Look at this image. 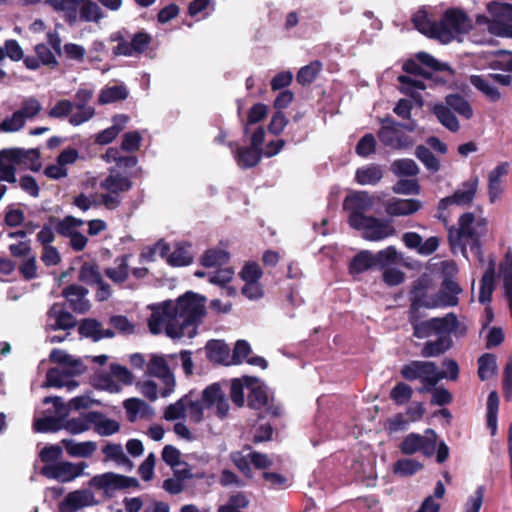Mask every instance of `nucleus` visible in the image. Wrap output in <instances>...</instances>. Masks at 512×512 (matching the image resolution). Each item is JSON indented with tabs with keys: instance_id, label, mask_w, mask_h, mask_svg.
<instances>
[{
	"instance_id": "46",
	"label": "nucleus",
	"mask_w": 512,
	"mask_h": 512,
	"mask_svg": "<svg viewBox=\"0 0 512 512\" xmlns=\"http://www.w3.org/2000/svg\"><path fill=\"white\" fill-rule=\"evenodd\" d=\"M15 151H17L16 154L18 155V166L23 165L34 172H38L41 169L40 155L37 150L15 148Z\"/></svg>"
},
{
	"instance_id": "43",
	"label": "nucleus",
	"mask_w": 512,
	"mask_h": 512,
	"mask_svg": "<svg viewBox=\"0 0 512 512\" xmlns=\"http://www.w3.org/2000/svg\"><path fill=\"white\" fill-rule=\"evenodd\" d=\"M445 103L450 109L465 119L473 117V108L469 101L460 94H449L445 97Z\"/></svg>"
},
{
	"instance_id": "30",
	"label": "nucleus",
	"mask_w": 512,
	"mask_h": 512,
	"mask_svg": "<svg viewBox=\"0 0 512 512\" xmlns=\"http://www.w3.org/2000/svg\"><path fill=\"white\" fill-rule=\"evenodd\" d=\"M452 332H442L434 341H427L421 350V355L425 358L437 357L448 351L452 344Z\"/></svg>"
},
{
	"instance_id": "23",
	"label": "nucleus",
	"mask_w": 512,
	"mask_h": 512,
	"mask_svg": "<svg viewBox=\"0 0 512 512\" xmlns=\"http://www.w3.org/2000/svg\"><path fill=\"white\" fill-rule=\"evenodd\" d=\"M15 148H6L0 151V178L8 183H16L17 158Z\"/></svg>"
},
{
	"instance_id": "35",
	"label": "nucleus",
	"mask_w": 512,
	"mask_h": 512,
	"mask_svg": "<svg viewBox=\"0 0 512 512\" xmlns=\"http://www.w3.org/2000/svg\"><path fill=\"white\" fill-rule=\"evenodd\" d=\"M432 112L436 116L437 120L449 131L455 133L460 129L457 117L446 103L435 104Z\"/></svg>"
},
{
	"instance_id": "62",
	"label": "nucleus",
	"mask_w": 512,
	"mask_h": 512,
	"mask_svg": "<svg viewBox=\"0 0 512 512\" xmlns=\"http://www.w3.org/2000/svg\"><path fill=\"white\" fill-rule=\"evenodd\" d=\"M420 190V185L415 179H400L392 187L394 193L402 195H418Z\"/></svg>"
},
{
	"instance_id": "18",
	"label": "nucleus",
	"mask_w": 512,
	"mask_h": 512,
	"mask_svg": "<svg viewBox=\"0 0 512 512\" xmlns=\"http://www.w3.org/2000/svg\"><path fill=\"white\" fill-rule=\"evenodd\" d=\"M110 373V375L97 373L95 376V381L97 384L101 388L110 392H118L120 389L119 385L113 381L112 377L118 379L126 385H129L133 382V375L125 366L119 364H111Z\"/></svg>"
},
{
	"instance_id": "44",
	"label": "nucleus",
	"mask_w": 512,
	"mask_h": 512,
	"mask_svg": "<svg viewBox=\"0 0 512 512\" xmlns=\"http://www.w3.org/2000/svg\"><path fill=\"white\" fill-rule=\"evenodd\" d=\"M383 177V172L376 165H368L358 168L355 173V180L360 185H376Z\"/></svg>"
},
{
	"instance_id": "63",
	"label": "nucleus",
	"mask_w": 512,
	"mask_h": 512,
	"mask_svg": "<svg viewBox=\"0 0 512 512\" xmlns=\"http://www.w3.org/2000/svg\"><path fill=\"white\" fill-rule=\"evenodd\" d=\"M206 352L209 359L216 362H222L228 355V347L222 341H209L206 344Z\"/></svg>"
},
{
	"instance_id": "58",
	"label": "nucleus",
	"mask_w": 512,
	"mask_h": 512,
	"mask_svg": "<svg viewBox=\"0 0 512 512\" xmlns=\"http://www.w3.org/2000/svg\"><path fill=\"white\" fill-rule=\"evenodd\" d=\"M41 110V103L34 97H28L23 100L20 109H18L16 112L20 113V116L26 122L27 119L36 117Z\"/></svg>"
},
{
	"instance_id": "50",
	"label": "nucleus",
	"mask_w": 512,
	"mask_h": 512,
	"mask_svg": "<svg viewBox=\"0 0 512 512\" xmlns=\"http://www.w3.org/2000/svg\"><path fill=\"white\" fill-rule=\"evenodd\" d=\"M478 376L485 381L491 378L496 372V357L493 354L486 353L478 359Z\"/></svg>"
},
{
	"instance_id": "60",
	"label": "nucleus",
	"mask_w": 512,
	"mask_h": 512,
	"mask_svg": "<svg viewBox=\"0 0 512 512\" xmlns=\"http://www.w3.org/2000/svg\"><path fill=\"white\" fill-rule=\"evenodd\" d=\"M34 51L38 59L43 63V66L52 69L58 66V60L47 44L39 43L35 45Z\"/></svg>"
},
{
	"instance_id": "48",
	"label": "nucleus",
	"mask_w": 512,
	"mask_h": 512,
	"mask_svg": "<svg viewBox=\"0 0 512 512\" xmlns=\"http://www.w3.org/2000/svg\"><path fill=\"white\" fill-rule=\"evenodd\" d=\"M230 255L220 248L208 249L201 257V264L205 267H215L226 264Z\"/></svg>"
},
{
	"instance_id": "16",
	"label": "nucleus",
	"mask_w": 512,
	"mask_h": 512,
	"mask_svg": "<svg viewBox=\"0 0 512 512\" xmlns=\"http://www.w3.org/2000/svg\"><path fill=\"white\" fill-rule=\"evenodd\" d=\"M354 229L361 230L363 237L370 241H380L395 234V228L388 220L378 219L369 216L361 222L360 225L355 226Z\"/></svg>"
},
{
	"instance_id": "15",
	"label": "nucleus",
	"mask_w": 512,
	"mask_h": 512,
	"mask_svg": "<svg viewBox=\"0 0 512 512\" xmlns=\"http://www.w3.org/2000/svg\"><path fill=\"white\" fill-rule=\"evenodd\" d=\"M77 325L76 318L62 304L54 303L46 313L45 331H70Z\"/></svg>"
},
{
	"instance_id": "3",
	"label": "nucleus",
	"mask_w": 512,
	"mask_h": 512,
	"mask_svg": "<svg viewBox=\"0 0 512 512\" xmlns=\"http://www.w3.org/2000/svg\"><path fill=\"white\" fill-rule=\"evenodd\" d=\"M488 221L484 217H476L473 213L462 214L458 220V228L449 229L448 238L454 248L460 247L462 251L469 247L470 250L481 254V239L487 234Z\"/></svg>"
},
{
	"instance_id": "25",
	"label": "nucleus",
	"mask_w": 512,
	"mask_h": 512,
	"mask_svg": "<svg viewBox=\"0 0 512 512\" xmlns=\"http://www.w3.org/2000/svg\"><path fill=\"white\" fill-rule=\"evenodd\" d=\"M421 207L422 203L417 199H392L386 203L385 211L394 217L409 216L419 211Z\"/></svg>"
},
{
	"instance_id": "13",
	"label": "nucleus",
	"mask_w": 512,
	"mask_h": 512,
	"mask_svg": "<svg viewBox=\"0 0 512 512\" xmlns=\"http://www.w3.org/2000/svg\"><path fill=\"white\" fill-rule=\"evenodd\" d=\"M89 485L96 489L103 490L105 494L109 495L117 490L137 487L138 481L133 477L107 472L93 476L89 481Z\"/></svg>"
},
{
	"instance_id": "64",
	"label": "nucleus",
	"mask_w": 512,
	"mask_h": 512,
	"mask_svg": "<svg viewBox=\"0 0 512 512\" xmlns=\"http://www.w3.org/2000/svg\"><path fill=\"white\" fill-rule=\"evenodd\" d=\"M25 126V121L16 111L9 117L0 122V133H14L20 131Z\"/></svg>"
},
{
	"instance_id": "57",
	"label": "nucleus",
	"mask_w": 512,
	"mask_h": 512,
	"mask_svg": "<svg viewBox=\"0 0 512 512\" xmlns=\"http://www.w3.org/2000/svg\"><path fill=\"white\" fill-rule=\"evenodd\" d=\"M84 224V221L73 216H66L56 224V232L65 237H70L77 232L76 228Z\"/></svg>"
},
{
	"instance_id": "29",
	"label": "nucleus",
	"mask_w": 512,
	"mask_h": 512,
	"mask_svg": "<svg viewBox=\"0 0 512 512\" xmlns=\"http://www.w3.org/2000/svg\"><path fill=\"white\" fill-rule=\"evenodd\" d=\"M421 372L417 379L421 381L423 386L418 389L420 393L430 392L440 380L443 379V375L440 374L437 365L431 361H422Z\"/></svg>"
},
{
	"instance_id": "27",
	"label": "nucleus",
	"mask_w": 512,
	"mask_h": 512,
	"mask_svg": "<svg viewBox=\"0 0 512 512\" xmlns=\"http://www.w3.org/2000/svg\"><path fill=\"white\" fill-rule=\"evenodd\" d=\"M100 187L107 192L120 194L128 192L132 188V181L128 176L112 168L109 170L108 176L101 181Z\"/></svg>"
},
{
	"instance_id": "21",
	"label": "nucleus",
	"mask_w": 512,
	"mask_h": 512,
	"mask_svg": "<svg viewBox=\"0 0 512 512\" xmlns=\"http://www.w3.org/2000/svg\"><path fill=\"white\" fill-rule=\"evenodd\" d=\"M151 41L152 37L147 32H137L133 35L129 43H122L120 46H115L113 48V54L116 56H134L142 54L148 49Z\"/></svg>"
},
{
	"instance_id": "36",
	"label": "nucleus",
	"mask_w": 512,
	"mask_h": 512,
	"mask_svg": "<svg viewBox=\"0 0 512 512\" xmlns=\"http://www.w3.org/2000/svg\"><path fill=\"white\" fill-rule=\"evenodd\" d=\"M193 262L191 245L187 243H177L174 250L167 257V263L174 267L190 265Z\"/></svg>"
},
{
	"instance_id": "61",
	"label": "nucleus",
	"mask_w": 512,
	"mask_h": 512,
	"mask_svg": "<svg viewBox=\"0 0 512 512\" xmlns=\"http://www.w3.org/2000/svg\"><path fill=\"white\" fill-rule=\"evenodd\" d=\"M422 464L414 459H400L394 464V473L410 476L422 469Z\"/></svg>"
},
{
	"instance_id": "59",
	"label": "nucleus",
	"mask_w": 512,
	"mask_h": 512,
	"mask_svg": "<svg viewBox=\"0 0 512 512\" xmlns=\"http://www.w3.org/2000/svg\"><path fill=\"white\" fill-rule=\"evenodd\" d=\"M392 170L399 176H416L419 173V167L412 159H399L394 161Z\"/></svg>"
},
{
	"instance_id": "31",
	"label": "nucleus",
	"mask_w": 512,
	"mask_h": 512,
	"mask_svg": "<svg viewBox=\"0 0 512 512\" xmlns=\"http://www.w3.org/2000/svg\"><path fill=\"white\" fill-rule=\"evenodd\" d=\"M412 22L420 33L430 38L437 39L439 21L432 19L426 8L419 9L412 16Z\"/></svg>"
},
{
	"instance_id": "39",
	"label": "nucleus",
	"mask_w": 512,
	"mask_h": 512,
	"mask_svg": "<svg viewBox=\"0 0 512 512\" xmlns=\"http://www.w3.org/2000/svg\"><path fill=\"white\" fill-rule=\"evenodd\" d=\"M233 153L237 164L242 168L256 166L263 155V152L253 147H240L233 150Z\"/></svg>"
},
{
	"instance_id": "1",
	"label": "nucleus",
	"mask_w": 512,
	"mask_h": 512,
	"mask_svg": "<svg viewBox=\"0 0 512 512\" xmlns=\"http://www.w3.org/2000/svg\"><path fill=\"white\" fill-rule=\"evenodd\" d=\"M205 301L204 296L188 291L175 303L164 302L153 309L148 319L149 331L154 335L164 332L172 339L193 338L205 315Z\"/></svg>"
},
{
	"instance_id": "20",
	"label": "nucleus",
	"mask_w": 512,
	"mask_h": 512,
	"mask_svg": "<svg viewBox=\"0 0 512 512\" xmlns=\"http://www.w3.org/2000/svg\"><path fill=\"white\" fill-rule=\"evenodd\" d=\"M243 380L249 391L247 396L248 406L253 409H261L267 406L269 403L267 387L255 377L244 376Z\"/></svg>"
},
{
	"instance_id": "52",
	"label": "nucleus",
	"mask_w": 512,
	"mask_h": 512,
	"mask_svg": "<svg viewBox=\"0 0 512 512\" xmlns=\"http://www.w3.org/2000/svg\"><path fill=\"white\" fill-rule=\"evenodd\" d=\"M101 277L99 266L96 263L85 262L79 270V280L88 285H95Z\"/></svg>"
},
{
	"instance_id": "9",
	"label": "nucleus",
	"mask_w": 512,
	"mask_h": 512,
	"mask_svg": "<svg viewBox=\"0 0 512 512\" xmlns=\"http://www.w3.org/2000/svg\"><path fill=\"white\" fill-rule=\"evenodd\" d=\"M437 434L432 429H427L425 435L418 433L408 434L400 444V450L403 454L412 455L421 452L430 457L436 451Z\"/></svg>"
},
{
	"instance_id": "17",
	"label": "nucleus",
	"mask_w": 512,
	"mask_h": 512,
	"mask_svg": "<svg viewBox=\"0 0 512 512\" xmlns=\"http://www.w3.org/2000/svg\"><path fill=\"white\" fill-rule=\"evenodd\" d=\"M403 70L410 75L398 76V82L401 84L400 90L407 95H413L416 90H424L426 88L422 80H418L416 76H427L424 69L414 60H408L403 64Z\"/></svg>"
},
{
	"instance_id": "24",
	"label": "nucleus",
	"mask_w": 512,
	"mask_h": 512,
	"mask_svg": "<svg viewBox=\"0 0 512 512\" xmlns=\"http://www.w3.org/2000/svg\"><path fill=\"white\" fill-rule=\"evenodd\" d=\"M62 294L75 312L84 313L88 311L89 301L86 299L88 290L83 286L77 284L69 285L63 289Z\"/></svg>"
},
{
	"instance_id": "6",
	"label": "nucleus",
	"mask_w": 512,
	"mask_h": 512,
	"mask_svg": "<svg viewBox=\"0 0 512 512\" xmlns=\"http://www.w3.org/2000/svg\"><path fill=\"white\" fill-rule=\"evenodd\" d=\"M176 364V354H170L167 356L152 355L147 364L148 375L159 379L162 385V388L160 389V395L162 397H168L174 391L176 381L172 372V366Z\"/></svg>"
},
{
	"instance_id": "34",
	"label": "nucleus",
	"mask_w": 512,
	"mask_h": 512,
	"mask_svg": "<svg viewBox=\"0 0 512 512\" xmlns=\"http://www.w3.org/2000/svg\"><path fill=\"white\" fill-rule=\"evenodd\" d=\"M470 84L486 96L491 102H497L501 98L498 88L493 85L488 75H471L469 77Z\"/></svg>"
},
{
	"instance_id": "12",
	"label": "nucleus",
	"mask_w": 512,
	"mask_h": 512,
	"mask_svg": "<svg viewBox=\"0 0 512 512\" xmlns=\"http://www.w3.org/2000/svg\"><path fill=\"white\" fill-rule=\"evenodd\" d=\"M86 367L82 362H75L70 367H55L51 368L46 373V384L50 387H67L68 390H73L78 386V383L73 379L74 376L84 373Z\"/></svg>"
},
{
	"instance_id": "49",
	"label": "nucleus",
	"mask_w": 512,
	"mask_h": 512,
	"mask_svg": "<svg viewBox=\"0 0 512 512\" xmlns=\"http://www.w3.org/2000/svg\"><path fill=\"white\" fill-rule=\"evenodd\" d=\"M34 429L37 432H57L64 429V418L55 416H46L34 421Z\"/></svg>"
},
{
	"instance_id": "8",
	"label": "nucleus",
	"mask_w": 512,
	"mask_h": 512,
	"mask_svg": "<svg viewBox=\"0 0 512 512\" xmlns=\"http://www.w3.org/2000/svg\"><path fill=\"white\" fill-rule=\"evenodd\" d=\"M374 205V197L366 191H357L344 200L343 207L349 213V225L354 228L368 218L365 213L370 211Z\"/></svg>"
},
{
	"instance_id": "41",
	"label": "nucleus",
	"mask_w": 512,
	"mask_h": 512,
	"mask_svg": "<svg viewBox=\"0 0 512 512\" xmlns=\"http://www.w3.org/2000/svg\"><path fill=\"white\" fill-rule=\"evenodd\" d=\"M61 443L66 452L72 457H89L97 448L93 441L76 442L73 439H63Z\"/></svg>"
},
{
	"instance_id": "33",
	"label": "nucleus",
	"mask_w": 512,
	"mask_h": 512,
	"mask_svg": "<svg viewBox=\"0 0 512 512\" xmlns=\"http://www.w3.org/2000/svg\"><path fill=\"white\" fill-rule=\"evenodd\" d=\"M95 417V411H90L82 413L77 417L64 419V429L72 435L81 434L92 428Z\"/></svg>"
},
{
	"instance_id": "11",
	"label": "nucleus",
	"mask_w": 512,
	"mask_h": 512,
	"mask_svg": "<svg viewBox=\"0 0 512 512\" xmlns=\"http://www.w3.org/2000/svg\"><path fill=\"white\" fill-rule=\"evenodd\" d=\"M458 327V320L454 313L442 318H432L413 326V336L419 339L438 335L442 332H454Z\"/></svg>"
},
{
	"instance_id": "55",
	"label": "nucleus",
	"mask_w": 512,
	"mask_h": 512,
	"mask_svg": "<svg viewBox=\"0 0 512 512\" xmlns=\"http://www.w3.org/2000/svg\"><path fill=\"white\" fill-rule=\"evenodd\" d=\"M415 156L424 164V166L431 172H437L440 169V162L424 145L416 147Z\"/></svg>"
},
{
	"instance_id": "19",
	"label": "nucleus",
	"mask_w": 512,
	"mask_h": 512,
	"mask_svg": "<svg viewBox=\"0 0 512 512\" xmlns=\"http://www.w3.org/2000/svg\"><path fill=\"white\" fill-rule=\"evenodd\" d=\"M96 503L94 493L89 489H79L68 493L59 503V512H77Z\"/></svg>"
},
{
	"instance_id": "54",
	"label": "nucleus",
	"mask_w": 512,
	"mask_h": 512,
	"mask_svg": "<svg viewBox=\"0 0 512 512\" xmlns=\"http://www.w3.org/2000/svg\"><path fill=\"white\" fill-rule=\"evenodd\" d=\"M412 395V388L404 382L397 383L390 391V399L398 406L409 402Z\"/></svg>"
},
{
	"instance_id": "2",
	"label": "nucleus",
	"mask_w": 512,
	"mask_h": 512,
	"mask_svg": "<svg viewBox=\"0 0 512 512\" xmlns=\"http://www.w3.org/2000/svg\"><path fill=\"white\" fill-rule=\"evenodd\" d=\"M186 416L192 423L198 424L204 420V409L216 408V416L225 418L229 412L228 400L218 383L207 386L201 393L189 391L186 394Z\"/></svg>"
},
{
	"instance_id": "53",
	"label": "nucleus",
	"mask_w": 512,
	"mask_h": 512,
	"mask_svg": "<svg viewBox=\"0 0 512 512\" xmlns=\"http://www.w3.org/2000/svg\"><path fill=\"white\" fill-rule=\"evenodd\" d=\"M322 69V64L319 61H313L308 65L302 67L296 76L297 82L301 85L312 83Z\"/></svg>"
},
{
	"instance_id": "47",
	"label": "nucleus",
	"mask_w": 512,
	"mask_h": 512,
	"mask_svg": "<svg viewBox=\"0 0 512 512\" xmlns=\"http://www.w3.org/2000/svg\"><path fill=\"white\" fill-rule=\"evenodd\" d=\"M128 97V90L124 85H115L106 87L100 91L98 102L105 105L116 101L124 100Z\"/></svg>"
},
{
	"instance_id": "4",
	"label": "nucleus",
	"mask_w": 512,
	"mask_h": 512,
	"mask_svg": "<svg viewBox=\"0 0 512 512\" xmlns=\"http://www.w3.org/2000/svg\"><path fill=\"white\" fill-rule=\"evenodd\" d=\"M417 124L414 120L403 124L395 121L391 117L381 119V127L377 133L380 142L391 149L402 150L410 148L414 145L415 140L405 134L403 130L409 132L415 131Z\"/></svg>"
},
{
	"instance_id": "32",
	"label": "nucleus",
	"mask_w": 512,
	"mask_h": 512,
	"mask_svg": "<svg viewBox=\"0 0 512 512\" xmlns=\"http://www.w3.org/2000/svg\"><path fill=\"white\" fill-rule=\"evenodd\" d=\"M84 0H46L45 3L56 12L64 13V19L69 25L78 21V9Z\"/></svg>"
},
{
	"instance_id": "5",
	"label": "nucleus",
	"mask_w": 512,
	"mask_h": 512,
	"mask_svg": "<svg viewBox=\"0 0 512 512\" xmlns=\"http://www.w3.org/2000/svg\"><path fill=\"white\" fill-rule=\"evenodd\" d=\"M471 28V20L462 10L448 9L438 23L437 40L448 44L459 35L468 33Z\"/></svg>"
},
{
	"instance_id": "10",
	"label": "nucleus",
	"mask_w": 512,
	"mask_h": 512,
	"mask_svg": "<svg viewBox=\"0 0 512 512\" xmlns=\"http://www.w3.org/2000/svg\"><path fill=\"white\" fill-rule=\"evenodd\" d=\"M87 467L86 462L72 463L68 461H58L44 465L41 468V474L49 479L57 480L60 483H68L84 475V470Z\"/></svg>"
},
{
	"instance_id": "28",
	"label": "nucleus",
	"mask_w": 512,
	"mask_h": 512,
	"mask_svg": "<svg viewBox=\"0 0 512 512\" xmlns=\"http://www.w3.org/2000/svg\"><path fill=\"white\" fill-rule=\"evenodd\" d=\"M131 254H123L116 257L113 265L104 270L105 275L115 284H123L129 276L130 266L129 260Z\"/></svg>"
},
{
	"instance_id": "14",
	"label": "nucleus",
	"mask_w": 512,
	"mask_h": 512,
	"mask_svg": "<svg viewBox=\"0 0 512 512\" xmlns=\"http://www.w3.org/2000/svg\"><path fill=\"white\" fill-rule=\"evenodd\" d=\"M479 185L478 176H472L453 193V195L442 198L438 203V210L444 211L450 205L466 206L469 205L477 192Z\"/></svg>"
},
{
	"instance_id": "37",
	"label": "nucleus",
	"mask_w": 512,
	"mask_h": 512,
	"mask_svg": "<svg viewBox=\"0 0 512 512\" xmlns=\"http://www.w3.org/2000/svg\"><path fill=\"white\" fill-rule=\"evenodd\" d=\"M124 408L130 422L153 414V409L146 402L136 398L127 399L124 402Z\"/></svg>"
},
{
	"instance_id": "56",
	"label": "nucleus",
	"mask_w": 512,
	"mask_h": 512,
	"mask_svg": "<svg viewBox=\"0 0 512 512\" xmlns=\"http://www.w3.org/2000/svg\"><path fill=\"white\" fill-rule=\"evenodd\" d=\"M186 394L178 399L175 403L170 404L164 411V419L167 421H175L186 417Z\"/></svg>"
},
{
	"instance_id": "7",
	"label": "nucleus",
	"mask_w": 512,
	"mask_h": 512,
	"mask_svg": "<svg viewBox=\"0 0 512 512\" xmlns=\"http://www.w3.org/2000/svg\"><path fill=\"white\" fill-rule=\"evenodd\" d=\"M489 10L493 13V20L484 15H478L476 23L486 25L488 31L493 35L512 38V25L509 23L512 19V5H489Z\"/></svg>"
},
{
	"instance_id": "22",
	"label": "nucleus",
	"mask_w": 512,
	"mask_h": 512,
	"mask_svg": "<svg viewBox=\"0 0 512 512\" xmlns=\"http://www.w3.org/2000/svg\"><path fill=\"white\" fill-rule=\"evenodd\" d=\"M431 288V279L424 275L414 281L413 287L410 291V302L413 304L424 306L426 309H433V306H429L433 301V295H429L428 292Z\"/></svg>"
},
{
	"instance_id": "45",
	"label": "nucleus",
	"mask_w": 512,
	"mask_h": 512,
	"mask_svg": "<svg viewBox=\"0 0 512 512\" xmlns=\"http://www.w3.org/2000/svg\"><path fill=\"white\" fill-rule=\"evenodd\" d=\"M95 415L92 427L99 435L109 436L119 431L120 424L116 420L109 419L104 414L96 411Z\"/></svg>"
},
{
	"instance_id": "40",
	"label": "nucleus",
	"mask_w": 512,
	"mask_h": 512,
	"mask_svg": "<svg viewBox=\"0 0 512 512\" xmlns=\"http://www.w3.org/2000/svg\"><path fill=\"white\" fill-rule=\"evenodd\" d=\"M102 159L106 163L114 162L118 169L133 168L137 165L138 159L132 155H122L121 151L115 147H109L105 154L102 155Z\"/></svg>"
},
{
	"instance_id": "42",
	"label": "nucleus",
	"mask_w": 512,
	"mask_h": 512,
	"mask_svg": "<svg viewBox=\"0 0 512 512\" xmlns=\"http://www.w3.org/2000/svg\"><path fill=\"white\" fill-rule=\"evenodd\" d=\"M374 266H376L374 254L368 250H363L350 261L349 272L351 275H358Z\"/></svg>"
},
{
	"instance_id": "51",
	"label": "nucleus",
	"mask_w": 512,
	"mask_h": 512,
	"mask_svg": "<svg viewBox=\"0 0 512 512\" xmlns=\"http://www.w3.org/2000/svg\"><path fill=\"white\" fill-rule=\"evenodd\" d=\"M494 290V271L492 269L486 270L481 279L479 302L488 304L491 302L492 293Z\"/></svg>"
},
{
	"instance_id": "26",
	"label": "nucleus",
	"mask_w": 512,
	"mask_h": 512,
	"mask_svg": "<svg viewBox=\"0 0 512 512\" xmlns=\"http://www.w3.org/2000/svg\"><path fill=\"white\" fill-rule=\"evenodd\" d=\"M78 332L82 337L89 338L94 342L114 336L111 329H104L99 321L92 318L83 319L78 326Z\"/></svg>"
},
{
	"instance_id": "38",
	"label": "nucleus",
	"mask_w": 512,
	"mask_h": 512,
	"mask_svg": "<svg viewBox=\"0 0 512 512\" xmlns=\"http://www.w3.org/2000/svg\"><path fill=\"white\" fill-rule=\"evenodd\" d=\"M104 12L98 3L92 0H84L78 9V20L82 22L98 23L104 18Z\"/></svg>"
}]
</instances>
